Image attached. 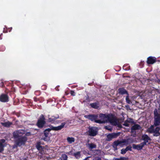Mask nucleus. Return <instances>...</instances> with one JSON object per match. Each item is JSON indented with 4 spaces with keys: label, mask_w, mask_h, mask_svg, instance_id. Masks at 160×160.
<instances>
[{
    "label": "nucleus",
    "mask_w": 160,
    "mask_h": 160,
    "mask_svg": "<svg viewBox=\"0 0 160 160\" xmlns=\"http://www.w3.org/2000/svg\"><path fill=\"white\" fill-rule=\"evenodd\" d=\"M66 124L65 122H63L61 123L60 125L57 127H54L52 125H49V126L50 128L46 129L44 131V136L45 137L48 136L49 132L52 130L58 131L61 130L64 128Z\"/></svg>",
    "instance_id": "f257e3e1"
},
{
    "label": "nucleus",
    "mask_w": 160,
    "mask_h": 160,
    "mask_svg": "<svg viewBox=\"0 0 160 160\" xmlns=\"http://www.w3.org/2000/svg\"><path fill=\"white\" fill-rule=\"evenodd\" d=\"M84 117L92 121H94V122L99 124H103L105 122L104 121H101V120H98V114H89L88 115H85Z\"/></svg>",
    "instance_id": "f03ea898"
},
{
    "label": "nucleus",
    "mask_w": 160,
    "mask_h": 160,
    "mask_svg": "<svg viewBox=\"0 0 160 160\" xmlns=\"http://www.w3.org/2000/svg\"><path fill=\"white\" fill-rule=\"evenodd\" d=\"M107 122H110L112 125L116 126L118 123V121L116 116L112 113L107 114Z\"/></svg>",
    "instance_id": "7ed1b4c3"
},
{
    "label": "nucleus",
    "mask_w": 160,
    "mask_h": 160,
    "mask_svg": "<svg viewBox=\"0 0 160 160\" xmlns=\"http://www.w3.org/2000/svg\"><path fill=\"white\" fill-rule=\"evenodd\" d=\"M46 123L44 116L43 114H41L38 118L36 125L39 128H42L44 126Z\"/></svg>",
    "instance_id": "20e7f679"
},
{
    "label": "nucleus",
    "mask_w": 160,
    "mask_h": 160,
    "mask_svg": "<svg viewBox=\"0 0 160 160\" xmlns=\"http://www.w3.org/2000/svg\"><path fill=\"white\" fill-rule=\"evenodd\" d=\"M98 129L97 127L93 126H89L88 127V132L90 136H96L98 133Z\"/></svg>",
    "instance_id": "39448f33"
},
{
    "label": "nucleus",
    "mask_w": 160,
    "mask_h": 160,
    "mask_svg": "<svg viewBox=\"0 0 160 160\" xmlns=\"http://www.w3.org/2000/svg\"><path fill=\"white\" fill-rule=\"evenodd\" d=\"M27 140V138L26 137L22 136L16 139L15 142L17 145L21 146L25 144Z\"/></svg>",
    "instance_id": "423d86ee"
},
{
    "label": "nucleus",
    "mask_w": 160,
    "mask_h": 160,
    "mask_svg": "<svg viewBox=\"0 0 160 160\" xmlns=\"http://www.w3.org/2000/svg\"><path fill=\"white\" fill-rule=\"evenodd\" d=\"M127 142H128V141L125 139H124L122 141L118 140L113 142L112 143V147L115 151L118 149L117 147L118 145H120L122 143H126ZM128 144V143H127L126 145H127Z\"/></svg>",
    "instance_id": "0eeeda50"
},
{
    "label": "nucleus",
    "mask_w": 160,
    "mask_h": 160,
    "mask_svg": "<svg viewBox=\"0 0 160 160\" xmlns=\"http://www.w3.org/2000/svg\"><path fill=\"white\" fill-rule=\"evenodd\" d=\"M141 128L140 125L138 124H136L131 127V132L132 133H134L133 137H135L136 135V132L135 131L140 129Z\"/></svg>",
    "instance_id": "6e6552de"
},
{
    "label": "nucleus",
    "mask_w": 160,
    "mask_h": 160,
    "mask_svg": "<svg viewBox=\"0 0 160 160\" xmlns=\"http://www.w3.org/2000/svg\"><path fill=\"white\" fill-rule=\"evenodd\" d=\"M9 101V97L5 94H2L0 95V101L3 102H8Z\"/></svg>",
    "instance_id": "1a4fd4ad"
},
{
    "label": "nucleus",
    "mask_w": 160,
    "mask_h": 160,
    "mask_svg": "<svg viewBox=\"0 0 160 160\" xmlns=\"http://www.w3.org/2000/svg\"><path fill=\"white\" fill-rule=\"evenodd\" d=\"M25 133V131L23 130H18L14 132L13 134V137L15 138H18L21 136L20 135L21 134H23Z\"/></svg>",
    "instance_id": "9d476101"
},
{
    "label": "nucleus",
    "mask_w": 160,
    "mask_h": 160,
    "mask_svg": "<svg viewBox=\"0 0 160 160\" xmlns=\"http://www.w3.org/2000/svg\"><path fill=\"white\" fill-rule=\"evenodd\" d=\"M157 61L156 58L155 57L149 56L148 58L147 63L148 64H152Z\"/></svg>",
    "instance_id": "9b49d317"
},
{
    "label": "nucleus",
    "mask_w": 160,
    "mask_h": 160,
    "mask_svg": "<svg viewBox=\"0 0 160 160\" xmlns=\"http://www.w3.org/2000/svg\"><path fill=\"white\" fill-rule=\"evenodd\" d=\"M142 139L144 141V142L142 143L144 146L147 145V143L148 142L149 140H151L150 138L146 134L142 135Z\"/></svg>",
    "instance_id": "f8f14e48"
},
{
    "label": "nucleus",
    "mask_w": 160,
    "mask_h": 160,
    "mask_svg": "<svg viewBox=\"0 0 160 160\" xmlns=\"http://www.w3.org/2000/svg\"><path fill=\"white\" fill-rule=\"evenodd\" d=\"M89 141H88L86 144V146L89 150L92 151L93 149H96L97 148V145L93 143H88Z\"/></svg>",
    "instance_id": "ddd939ff"
},
{
    "label": "nucleus",
    "mask_w": 160,
    "mask_h": 160,
    "mask_svg": "<svg viewBox=\"0 0 160 160\" xmlns=\"http://www.w3.org/2000/svg\"><path fill=\"white\" fill-rule=\"evenodd\" d=\"M118 136V134L115 133L109 134L107 136V140L108 141H110L111 140L112 138H116Z\"/></svg>",
    "instance_id": "4468645a"
},
{
    "label": "nucleus",
    "mask_w": 160,
    "mask_h": 160,
    "mask_svg": "<svg viewBox=\"0 0 160 160\" xmlns=\"http://www.w3.org/2000/svg\"><path fill=\"white\" fill-rule=\"evenodd\" d=\"M98 116L99 118H100V119H98V120H101V121H104V122H105L103 123H105L107 122V120H106L107 119H107V114L101 113L99 114Z\"/></svg>",
    "instance_id": "2eb2a0df"
},
{
    "label": "nucleus",
    "mask_w": 160,
    "mask_h": 160,
    "mask_svg": "<svg viewBox=\"0 0 160 160\" xmlns=\"http://www.w3.org/2000/svg\"><path fill=\"white\" fill-rule=\"evenodd\" d=\"M144 145L142 143H141L140 144H133L132 145V147L134 149H136L138 150H142Z\"/></svg>",
    "instance_id": "dca6fc26"
},
{
    "label": "nucleus",
    "mask_w": 160,
    "mask_h": 160,
    "mask_svg": "<svg viewBox=\"0 0 160 160\" xmlns=\"http://www.w3.org/2000/svg\"><path fill=\"white\" fill-rule=\"evenodd\" d=\"M5 140L4 139L0 140V152H2L4 150V148L5 146L4 144Z\"/></svg>",
    "instance_id": "f3484780"
},
{
    "label": "nucleus",
    "mask_w": 160,
    "mask_h": 160,
    "mask_svg": "<svg viewBox=\"0 0 160 160\" xmlns=\"http://www.w3.org/2000/svg\"><path fill=\"white\" fill-rule=\"evenodd\" d=\"M160 130V127H157L154 129L153 132V135L154 136L158 137L160 135V133L159 131Z\"/></svg>",
    "instance_id": "a211bd4d"
},
{
    "label": "nucleus",
    "mask_w": 160,
    "mask_h": 160,
    "mask_svg": "<svg viewBox=\"0 0 160 160\" xmlns=\"http://www.w3.org/2000/svg\"><path fill=\"white\" fill-rule=\"evenodd\" d=\"M1 124L5 127L8 128H9L11 125H12V123L8 121L5 122H1Z\"/></svg>",
    "instance_id": "6ab92c4d"
},
{
    "label": "nucleus",
    "mask_w": 160,
    "mask_h": 160,
    "mask_svg": "<svg viewBox=\"0 0 160 160\" xmlns=\"http://www.w3.org/2000/svg\"><path fill=\"white\" fill-rule=\"evenodd\" d=\"M36 148L39 151H42L44 149V147L41 145L40 142H38L36 144Z\"/></svg>",
    "instance_id": "aec40b11"
},
{
    "label": "nucleus",
    "mask_w": 160,
    "mask_h": 160,
    "mask_svg": "<svg viewBox=\"0 0 160 160\" xmlns=\"http://www.w3.org/2000/svg\"><path fill=\"white\" fill-rule=\"evenodd\" d=\"M118 93L119 94L121 95H123L124 94H128V92L123 88H119L118 89Z\"/></svg>",
    "instance_id": "412c9836"
},
{
    "label": "nucleus",
    "mask_w": 160,
    "mask_h": 160,
    "mask_svg": "<svg viewBox=\"0 0 160 160\" xmlns=\"http://www.w3.org/2000/svg\"><path fill=\"white\" fill-rule=\"evenodd\" d=\"M59 118V116L58 115L57 117L52 116L48 119V122L52 123H53L57 119Z\"/></svg>",
    "instance_id": "4be33fe9"
},
{
    "label": "nucleus",
    "mask_w": 160,
    "mask_h": 160,
    "mask_svg": "<svg viewBox=\"0 0 160 160\" xmlns=\"http://www.w3.org/2000/svg\"><path fill=\"white\" fill-rule=\"evenodd\" d=\"M90 105L92 108L94 109H98L99 107L98 106L99 103L98 102L91 103Z\"/></svg>",
    "instance_id": "5701e85b"
},
{
    "label": "nucleus",
    "mask_w": 160,
    "mask_h": 160,
    "mask_svg": "<svg viewBox=\"0 0 160 160\" xmlns=\"http://www.w3.org/2000/svg\"><path fill=\"white\" fill-rule=\"evenodd\" d=\"M81 153L80 151L77 152L76 153H74L73 154V156H74L77 159H79L81 157Z\"/></svg>",
    "instance_id": "b1692460"
},
{
    "label": "nucleus",
    "mask_w": 160,
    "mask_h": 160,
    "mask_svg": "<svg viewBox=\"0 0 160 160\" xmlns=\"http://www.w3.org/2000/svg\"><path fill=\"white\" fill-rule=\"evenodd\" d=\"M67 140L69 144H71L75 141V139L73 137H68Z\"/></svg>",
    "instance_id": "393cba45"
},
{
    "label": "nucleus",
    "mask_w": 160,
    "mask_h": 160,
    "mask_svg": "<svg viewBox=\"0 0 160 160\" xmlns=\"http://www.w3.org/2000/svg\"><path fill=\"white\" fill-rule=\"evenodd\" d=\"M130 66L128 64H124L122 68L123 69L126 71L129 70L130 69Z\"/></svg>",
    "instance_id": "a878e982"
},
{
    "label": "nucleus",
    "mask_w": 160,
    "mask_h": 160,
    "mask_svg": "<svg viewBox=\"0 0 160 160\" xmlns=\"http://www.w3.org/2000/svg\"><path fill=\"white\" fill-rule=\"evenodd\" d=\"M154 129L153 126H151L150 128L147 129V132L150 133H153Z\"/></svg>",
    "instance_id": "bb28decb"
},
{
    "label": "nucleus",
    "mask_w": 160,
    "mask_h": 160,
    "mask_svg": "<svg viewBox=\"0 0 160 160\" xmlns=\"http://www.w3.org/2000/svg\"><path fill=\"white\" fill-rule=\"evenodd\" d=\"M67 156L65 154H62L61 158V160H67Z\"/></svg>",
    "instance_id": "cd10ccee"
},
{
    "label": "nucleus",
    "mask_w": 160,
    "mask_h": 160,
    "mask_svg": "<svg viewBox=\"0 0 160 160\" xmlns=\"http://www.w3.org/2000/svg\"><path fill=\"white\" fill-rule=\"evenodd\" d=\"M126 102L128 104H130L132 103L131 101L129 98L128 94L127 96L126 97Z\"/></svg>",
    "instance_id": "c85d7f7f"
},
{
    "label": "nucleus",
    "mask_w": 160,
    "mask_h": 160,
    "mask_svg": "<svg viewBox=\"0 0 160 160\" xmlns=\"http://www.w3.org/2000/svg\"><path fill=\"white\" fill-rule=\"evenodd\" d=\"M104 128L108 130L110 132H111L112 129V128L110 126H105Z\"/></svg>",
    "instance_id": "c756f323"
},
{
    "label": "nucleus",
    "mask_w": 160,
    "mask_h": 160,
    "mask_svg": "<svg viewBox=\"0 0 160 160\" xmlns=\"http://www.w3.org/2000/svg\"><path fill=\"white\" fill-rule=\"evenodd\" d=\"M127 121L128 122V123H134V122L133 120V119L131 118H129L128 119V120H127Z\"/></svg>",
    "instance_id": "7c9ffc66"
},
{
    "label": "nucleus",
    "mask_w": 160,
    "mask_h": 160,
    "mask_svg": "<svg viewBox=\"0 0 160 160\" xmlns=\"http://www.w3.org/2000/svg\"><path fill=\"white\" fill-rule=\"evenodd\" d=\"M90 101V99L88 95L86 96V99L83 101V102H88Z\"/></svg>",
    "instance_id": "2f4dec72"
},
{
    "label": "nucleus",
    "mask_w": 160,
    "mask_h": 160,
    "mask_svg": "<svg viewBox=\"0 0 160 160\" xmlns=\"http://www.w3.org/2000/svg\"><path fill=\"white\" fill-rule=\"evenodd\" d=\"M12 114L16 115L18 117H19L20 116V113L18 112H16L15 111L13 112H12Z\"/></svg>",
    "instance_id": "473e14b6"
},
{
    "label": "nucleus",
    "mask_w": 160,
    "mask_h": 160,
    "mask_svg": "<svg viewBox=\"0 0 160 160\" xmlns=\"http://www.w3.org/2000/svg\"><path fill=\"white\" fill-rule=\"evenodd\" d=\"M132 146L131 145H129L127 147L125 148L127 150V151H131L132 150Z\"/></svg>",
    "instance_id": "72a5a7b5"
},
{
    "label": "nucleus",
    "mask_w": 160,
    "mask_h": 160,
    "mask_svg": "<svg viewBox=\"0 0 160 160\" xmlns=\"http://www.w3.org/2000/svg\"><path fill=\"white\" fill-rule=\"evenodd\" d=\"M127 152V151L126 148H123L121 150V153L122 154H124L126 152Z\"/></svg>",
    "instance_id": "f704fd0d"
},
{
    "label": "nucleus",
    "mask_w": 160,
    "mask_h": 160,
    "mask_svg": "<svg viewBox=\"0 0 160 160\" xmlns=\"http://www.w3.org/2000/svg\"><path fill=\"white\" fill-rule=\"evenodd\" d=\"M128 123V122L127 120L125 121L124 122V123L123 124V125L126 126V127H128L129 126V124Z\"/></svg>",
    "instance_id": "c9c22d12"
},
{
    "label": "nucleus",
    "mask_w": 160,
    "mask_h": 160,
    "mask_svg": "<svg viewBox=\"0 0 160 160\" xmlns=\"http://www.w3.org/2000/svg\"><path fill=\"white\" fill-rule=\"evenodd\" d=\"M42 138L44 141H48V140H49V137H48V136H47V137H43V136Z\"/></svg>",
    "instance_id": "e433bc0d"
},
{
    "label": "nucleus",
    "mask_w": 160,
    "mask_h": 160,
    "mask_svg": "<svg viewBox=\"0 0 160 160\" xmlns=\"http://www.w3.org/2000/svg\"><path fill=\"white\" fill-rule=\"evenodd\" d=\"M121 160H128V158L124 157H121Z\"/></svg>",
    "instance_id": "4c0bfd02"
},
{
    "label": "nucleus",
    "mask_w": 160,
    "mask_h": 160,
    "mask_svg": "<svg viewBox=\"0 0 160 160\" xmlns=\"http://www.w3.org/2000/svg\"><path fill=\"white\" fill-rule=\"evenodd\" d=\"M31 135V133L30 132H27L25 134V136H29Z\"/></svg>",
    "instance_id": "58836bf2"
},
{
    "label": "nucleus",
    "mask_w": 160,
    "mask_h": 160,
    "mask_svg": "<svg viewBox=\"0 0 160 160\" xmlns=\"http://www.w3.org/2000/svg\"><path fill=\"white\" fill-rule=\"evenodd\" d=\"M70 94L72 96H75V92H74V91H71L70 92Z\"/></svg>",
    "instance_id": "ea45409f"
},
{
    "label": "nucleus",
    "mask_w": 160,
    "mask_h": 160,
    "mask_svg": "<svg viewBox=\"0 0 160 160\" xmlns=\"http://www.w3.org/2000/svg\"><path fill=\"white\" fill-rule=\"evenodd\" d=\"M33 99L34 101L35 102L39 101V98H37L36 97H34L33 98Z\"/></svg>",
    "instance_id": "a19ab883"
},
{
    "label": "nucleus",
    "mask_w": 160,
    "mask_h": 160,
    "mask_svg": "<svg viewBox=\"0 0 160 160\" xmlns=\"http://www.w3.org/2000/svg\"><path fill=\"white\" fill-rule=\"evenodd\" d=\"M3 32L4 33H7L8 32V30L7 28H3Z\"/></svg>",
    "instance_id": "79ce46f5"
},
{
    "label": "nucleus",
    "mask_w": 160,
    "mask_h": 160,
    "mask_svg": "<svg viewBox=\"0 0 160 160\" xmlns=\"http://www.w3.org/2000/svg\"><path fill=\"white\" fill-rule=\"evenodd\" d=\"M144 65V62H141L140 63V65L141 67H142Z\"/></svg>",
    "instance_id": "37998d69"
},
{
    "label": "nucleus",
    "mask_w": 160,
    "mask_h": 160,
    "mask_svg": "<svg viewBox=\"0 0 160 160\" xmlns=\"http://www.w3.org/2000/svg\"><path fill=\"white\" fill-rule=\"evenodd\" d=\"M113 160H121V158H114Z\"/></svg>",
    "instance_id": "c03bdc74"
},
{
    "label": "nucleus",
    "mask_w": 160,
    "mask_h": 160,
    "mask_svg": "<svg viewBox=\"0 0 160 160\" xmlns=\"http://www.w3.org/2000/svg\"><path fill=\"white\" fill-rule=\"evenodd\" d=\"M95 160H102L101 158L99 157H97L95 158Z\"/></svg>",
    "instance_id": "a18cd8bd"
},
{
    "label": "nucleus",
    "mask_w": 160,
    "mask_h": 160,
    "mask_svg": "<svg viewBox=\"0 0 160 160\" xmlns=\"http://www.w3.org/2000/svg\"><path fill=\"white\" fill-rule=\"evenodd\" d=\"M117 125H118V127L119 128H121L122 127V125L120 124H117Z\"/></svg>",
    "instance_id": "49530a36"
},
{
    "label": "nucleus",
    "mask_w": 160,
    "mask_h": 160,
    "mask_svg": "<svg viewBox=\"0 0 160 160\" xmlns=\"http://www.w3.org/2000/svg\"><path fill=\"white\" fill-rule=\"evenodd\" d=\"M157 82L158 83L160 84V79H158V80H157Z\"/></svg>",
    "instance_id": "de8ad7c7"
},
{
    "label": "nucleus",
    "mask_w": 160,
    "mask_h": 160,
    "mask_svg": "<svg viewBox=\"0 0 160 160\" xmlns=\"http://www.w3.org/2000/svg\"><path fill=\"white\" fill-rule=\"evenodd\" d=\"M96 151H97V152H99H99L100 151V150H94L93 152H95Z\"/></svg>",
    "instance_id": "09e8293b"
},
{
    "label": "nucleus",
    "mask_w": 160,
    "mask_h": 160,
    "mask_svg": "<svg viewBox=\"0 0 160 160\" xmlns=\"http://www.w3.org/2000/svg\"><path fill=\"white\" fill-rule=\"evenodd\" d=\"M55 89L57 91H59V89H58V87H56L55 88Z\"/></svg>",
    "instance_id": "8fccbe9b"
},
{
    "label": "nucleus",
    "mask_w": 160,
    "mask_h": 160,
    "mask_svg": "<svg viewBox=\"0 0 160 160\" xmlns=\"http://www.w3.org/2000/svg\"><path fill=\"white\" fill-rule=\"evenodd\" d=\"M2 34V33L1 35H0V39L1 40L2 39L1 36Z\"/></svg>",
    "instance_id": "3c124183"
},
{
    "label": "nucleus",
    "mask_w": 160,
    "mask_h": 160,
    "mask_svg": "<svg viewBox=\"0 0 160 160\" xmlns=\"http://www.w3.org/2000/svg\"><path fill=\"white\" fill-rule=\"evenodd\" d=\"M38 92L39 93V92L38 91H36L35 92V93L36 94L37 93H38Z\"/></svg>",
    "instance_id": "603ef678"
},
{
    "label": "nucleus",
    "mask_w": 160,
    "mask_h": 160,
    "mask_svg": "<svg viewBox=\"0 0 160 160\" xmlns=\"http://www.w3.org/2000/svg\"><path fill=\"white\" fill-rule=\"evenodd\" d=\"M158 158L159 159H160V154L159 155V156L158 157Z\"/></svg>",
    "instance_id": "864d4df0"
}]
</instances>
